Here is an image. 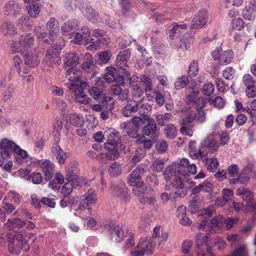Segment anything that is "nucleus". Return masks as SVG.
Instances as JSON below:
<instances>
[{"label":"nucleus","mask_w":256,"mask_h":256,"mask_svg":"<svg viewBox=\"0 0 256 256\" xmlns=\"http://www.w3.org/2000/svg\"><path fill=\"white\" fill-rule=\"evenodd\" d=\"M195 144V142L190 141L189 142L190 156L192 159H197L200 156L202 162L206 166V169L210 172H214L219 166L217 158L214 157L208 158L204 152H202L200 148H196Z\"/></svg>","instance_id":"f257e3e1"},{"label":"nucleus","mask_w":256,"mask_h":256,"mask_svg":"<svg viewBox=\"0 0 256 256\" xmlns=\"http://www.w3.org/2000/svg\"><path fill=\"white\" fill-rule=\"evenodd\" d=\"M105 134L107 136V142L104 144V148L109 150L106 154V157L109 160L118 158L119 152L117 147L120 141L119 133L113 130H108Z\"/></svg>","instance_id":"f03ea898"},{"label":"nucleus","mask_w":256,"mask_h":256,"mask_svg":"<svg viewBox=\"0 0 256 256\" xmlns=\"http://www.w3.org/2000/svg\"><path fill=\"white\" fill-rule=\"evenodd\" d=\"M0 148L2 150H6L9 151H13L16 156L14 157V161L18 164H22L24 160L29 158L32 160L24 150L22 149L14 142L8 138H4L0 140Z\"/></svg>","instance_id":"7ed1b4c3"},{"label":"nucleus","mask_w":256,"mask_h":256,"mask_svg":"<svg viewBox=\"0 0 256 256\" xmlns=\"http://www.w3.org/2000/svg\"><path fill=\"white\" fill-rule=\"evenodd\" d=\"M34 41V38L31 34H24L20 36L18 44L16 42L11 41L9 45L14 52H23L32 48Z\"/></svg>","instance_id":"20e7f679"},{"label":"nucleus","mask_w":256,"mask_h":256,"mask_svg":"<svg viewBox=\"0 0 256 256\" xmlns=\"http://www.w3.org/2000/svg\"><path fill=\"white\" fill-rule=\"evenodd\" d=\"M180 166L176 163H173L170 166L166 167L163 172L164 180L166 181L170 180L172 178L176 181L178 186L177 188L182 190L183 188L182 180H184V176L182 173H180Z\"/></svg>","instance_id":"39448f33"},{"label":"nucleus","mask_w":256,"mask_h":256,"mask_svg":"<svg viewBox=\"0 0 256 256\" xmlns=\"http://www.w3.org/2000/svg\"><path fill=\"white\" fill-rule=\"evenodd\" d=\"M144 124L142 118L140 116L132 118L131 122H124L120 124V128L125 130L128 136L132 138H138L140 128Z\"/></svg>","instance_id":"423d86ee"},{"label":"nucleus","mask_w":256,"mask_h":256,"mask_svg":"<svg viewBox=\"0 0 256 256\" xmlns=\"http://www.w3.org/2000/svg\"><path fill=\"white\" fill-rule=\"evenodd\" d=\"M196 253L198 256H214L212 248L207 244V234L198 233L196 236Z\"/></svg>","instance_id":"0eeeda50"},{"label":"nucleus","mask_w":256,"mask_h":256,"mask_svg":"<svg viewBox=\"0 0 256 256\" xmlns=\"http://www.w3.org/2000/svg\"><path fill=\"white\" fill-rule=\"evenodd\" d=\"M139 180L140 178L132 176V174H130L127 177L128 184L134 187L133 190L134 194L138 196L139 200L142 203L144 204L148 202V198L142 196L144 192V189L142 188L144 182L138 180Z\"/></svg>","instance_id":"6e6552de"},{"label":"nucleus","mask_w":256,"mask_h":256,"mask_svg":"<svg viewBox=\"0 0 256 256\" xmlns=\"http://www.w3.org/2000/svg\"><path fill=\"white\" fill-rule=\"evenodd\" d=\"M61 47L60 46H51L47 51L44 58V62L46 65L50 66L54 65H58L60 63V54Z\"/></svg>","instance_id":"1a4fd4ad"},{"label":"nucleus","mask_w":256,"mask_h":256,"mask_svg":"<svg viewBox=\"0 0 256 256\" xmlns=\"http://www.w3.org/2000/svg\"><path fill=\"white\" fill-rule=\"evenodd\" d=\"M66 76L68 77V80L70 82L69 86L74 84L78 86L77 89L80 92H84V90L86 89L88 86L87 82H82L80 80V78L78 72L72 68H70L66 70Z\"/></svg>","instance_id":"9d476101"},{"label":"nucleus","mask_w":256,"mask_h":256,"mask_svg":"<svg viewBox=\"0 0 256 256\" xmlns=\"http://www.w3.org/2000/svg\"><path fill=\"white\" fill-rule=\"evenodd\" d=\"M130 56V52L128 50H125L119 52L116 60V65L123 70L122 73L125 76H130L129 72L128 70V61Z\"/></svg>","instance_id":"9b49d317"},{"label":"nucleus","mask_w":256,"mask_h":256,"mask_svg":"<svg viewBox=\"0 0 256 256\" xmlns=\"http://www.w3.org/2000/svg\"><path fill=\"white\" fill-rule=\"evenodd\" d=\"M112 194L114 196L122 201L128 200L129 196L128 189L124 182L120 181V182H114L111 184Z\"/></svg>","instance_id":"f8f14e48"},{"label":"nucleus","mask_w":256,"mask_h":256,"mask_svg":"<svg viewBox=\"0 0 256 256\" xmlns=\"http://www.w3.org/2000/svg\"><path fill=\"white\" fill-rule=\"evenodd\" d=\"M90 30L86 26L82 27L78 32L73 34L72 41L78 44L87 45L90 37Z\"/></svg>","instance_id":"ddd939ff"},{"label":"nucleus","mask_w":256,"mask_h":256,"mask_svg":"<svg viewBox=\"0 0 256 256\" xmlns=\"http://www.w3.org/2000/svg\"><path fill=\"white\" fill-rule=\"evenodd\" d=\"M129 80V85L131 89L132 98L133 99L140 98L143 94V90L140 87L139 78L134 76L132 77L127 76Z\"/></svg>","instance_id":"4468645a"},{"label":"nucleus","mask_w":256,"mask_h":256,"mask_svg":"<svg viewBox=\"0 0 256 256\" xmlns=\"http://www.w3.org/2000/svg\"><path fill=\"white\" fill-rule=\"evenodd\" d=\"M208 20L207 11L204 10H199L192 20L190 28H201L206 24Z\"/></svg>","instance_id":"2eb2a0df"},{"label":"nucleus","mask_w":256,"mask_h":256,"mask_svg":"<svg viewBox=\"0 0 256 256\" xmlns=\"http://www.w3.org/2000/svg\"><path fill=\"white\" fill-rule=\"evenodd\" d=\"M20 10L21 7L18 2L10 0L5 4L4 12L8 16L16 17L20 14Z\"/></svg>","instance_id":"dca6fc26"},{"label":"nucleus","mask_w":256,"mask_h":256,"mask_svg":"<svg viewBox=\"0 0 256 256\" xmlns=\"http://www.w3.org/2000/svg\"><path fill=\"white\" fill-rule=\"evenodd\" d=\"M146 121L148 124L145 126L142 129L143 133L146 136H151L152 138H154L157 136L158 128L155 121L150 117H146L144 121Z\"/></svg>","instance_id":"f3484780"},{"label":"nucleus","mask_w":256,"mask_h":256,"mask_svg":"<svg viewBox=\"0 0 256 256\" xmlns=\"http://www.w3.org/2000/svg\"><path fill=\"white\" fill-rule=\"evenodd\" d=\"M39 165L45 176V178L50 180L52 178V172L54 170V164L48 160H41L39 162Z\"/></svg>","instance_id":"a211bd4d"},{"label":"nucleus","mask_w":256,"mask_h":256,"mask_svg":"<svg viewBox=\"0 0 256 256\" xmlns=\"http://www.w3.org/2000/svg\"><path fill=\"white\" fill-rule=\"evenodd\" d=\"M218 144L212 136L206 137L201 142V147L199 148L202 152L204 148H206L211 152H214L218 150Z\"/></svg>","instance_id":"6ab92c4d"},{"label":"nucleus","mask_w":256,"mask_h":256,"mask_svg":"<svg viewBox=\"0 0 256 256\" xmlns=\"http://www.w3.org/2000/svg\"><path fill=\"white\" fill-rule=\"evenodd\" d=\"M78 170L76 166L69 168L66 172L65 179L66 182H72L75 184H79L80 180L78 176Z\"/></svg>","instance_id":"aec40b11"},{"label":"nucleus","mask_w":256,"mask_h":256,"mask_svg":"<svg viewBox=\"0 0 256 256\" xmlns=\"http://www.w3.org/2000/svg\"><path fill=\"white\" fill-rule=\"evenodd\" d=\"M69 89L72 90L75 95L74 100L76 102L82 104H86L89 103L90 100V98H88L84 92H80L78 90V86L74 84L69 86Z\"/></svg>","instance_id":"412c9836"},{"label":"nucleus","mask_w":256,"mask_h":256,"mask_svg":"<svg viewBox=\"0 0 256 256\" xmlns=\"http://www.w3.org/2000/svg\"><path fill=\"white\" fill-rule=\"evenodd\" d=\"M80 11L84 16L92 22H95L98 19V12L90 6L86 4H83L80 8Z\"/></svg>","instance_id":"4be33fe9"},{"label":"nucleus","mask_w":256,"mask_h":256,"mask_svg":"<svg viewBox=\"0 0 256 256\" xmlns=\"http://www.w3.org/2000/svg\"><path fill=\"white\" fill-rule=\"evenodd\" d=\"M143 100L144 98H142L138 101L134 100V105L130 104L124 106L122 110V112L123 116L129 117L132 116L133 112H138L141 102H143Z\"/></svg>","instance_id":"5701e85b"},{"label":"nucleus","mask_w":256,"mask_h":256,"mask_svg":"<svg viewBox=\"0 0 256 256\" xmlns=\"http://www.w3.org/2000/svg\"><path fill=\"white\" fill-rule=\"evenodd\" d=\"M0 31L4 36H12L17 33L16 28L10 21L2 23L0 28Z\"/></svg>","instance_id":"b1692460"},{"label":"nucleus","mask_w":256,"mask_h":256,"mask_svg":"<svg viewBox=\"0 0 256 256\" xmlns=\"http://www.w3.org/2000/svg\"><path fill=\"white\" fill-rule=\"evenodd\" d=\"M82 200H85V204H86L88 209L90 210V207L92 205L96 204L98 201V196L96 190L93 189H90L86 193L82 196Z\"/></svg>","instance_id":"393cba45"},{"label":"nucleus","mask_w":256,"mask_h":256,"mask_svg":"<svg viewBox=\"0 0 256 256\" xmlns=\"http://www.w3.org/2000/svg\"><path fill=\"white\" fill-rule=\"evenodd\" d=\"M102 104L106 106V110H103L100 113L101 118L104 120L108 118V112L114 108V101L112 97H105Z\"/></svg>","instance_id":"a878e982"},{"label":"nucleus","mask_w":256,"mask_h":256,"mask_svg":"<svg viewBox=\"0 0 256 256\" xmlns=\"http://www.w3.org/2000/svg\"><path fill=\"white\" fill-rule=\"evenodd\" d=\"M237 195L241 196L242 198L246 201L248 206L250 205V201L254 197V194L248 188L241 186L237 190Z\"/></svg>","instance_id":"bb28decb"},{"label":"nucleus","mask_w":256,"mask_h":256,"mask_svg":"<svg viewBox=\"0 0 256 256\" xmlns=\"http://www.w3.org/2000/svg\"><path fill=\"white\" fill-rule=\"evenodd\" d=\"M52 152L56 154V158L58 163L62 165L64 164L67 158L66 154L64 152L60 146L56 144L52 148Z\"/></svg>","instance_id":"cd10ccee"},{"label":"nucleus","mask_w":256,"mask_h":256,"mask_svg":"<svg viewBox=\"0 0 256 256\" xmlns=\"http://www.w3.org/2000/svg\"><path fill=\"white\" fill-rule=\"evenodd\" d=\"M16 26L20 29L28 30L32 27V21L28 16H22L18 20Z\"/></svg>","instance_id":"c85d7f7f"},{"label":"nucleus","mask_w":256,"mask_h":256,"mask_svg":"<svg viewBox=\"0 0 256 256\" xmlns=\"http://www.w3.org/2000/svg\"><path fill=\"white\" fill-rule=\"evenodd\" d=\"M79 62V56H78L74 52L68 54L64 60V64L66 66H71V68H73L76 66Z\"/></svg>","instance_id":"c756f323"},{"label":"nucleus","mask_w":256,"mask_h":256,"mask_svg":"<svg viewBox=\"0 0 256 256\" xmlns=\"http://www.w3.org/2000/svg\"><path fill=\"white\" fill-rule=\"evenodd\" d=\"M84 62L82 64V68L88 73L92 71L94 64L93 59L90 53H86L83 56Z\"/></svg>","instance_id":"7c9ffc66"},{"label":"nucleus","mask_w":256,"mask_h":256,"mask_svg":"<svg viewBox=\"0 0 256 256\" xmlns=\"http://www.w3.org/2000/svg\"><path fill=\"white\" fill-rule=\"evenodd\" d=\"M110 236L112 240L119 242L126 235L121 228L116 226L112 229L110 232Z\"/></svg>","instance_id":"2f4dec72"},{"label":"nucleus","mask_w":256,"mask_h":256,"mask_svg":"<svg viewBox=\"0 0 256 256\" xmlns=\"http://www.w3.org/2000/svg\"><path fill=\"white\" fill-rule=\"evenodd\" d=\"M188 28L186 24H174L173 28L170 31V38L172 40L178 38L180 36L182 32L180 30H185Z\"/></svg>","instance_id":"473e14b6"},{"label":"nucleus","mask_w":256,"mask_h":256,"mask_svg":"<svg viewBox=\"0 0 256 256\" xmlns=\"http://www.w3.org/2000/svg\"><path fill=\"white\" fill-rule=\"evenodd\" d=\"M178 190L174 193H170L168 194L167 192H164L161 195V198L164 202H168V200H170L172 198H175L177 197H182L186 194V190L183 188L180 190V188H178Z\"/></svg>","instance_id":"72a5a7b5"},{"label":"nucleus","mask_w":256,"mask_h":256,"mask_svg":"<svg viewBox=\"0 0 256 256\" xmlns=\"http://www.w3.org/2000/svg\"><path fill=\"white\" fill-rule=\"evenodd\" d=\"M46 27L51 36L56 34L59 32L58 21L54 18H50L46 24Z\"/></svg>","instance_id":"f704fd0d"},{"label":"nucleus","mask_w":256,"mask_h":256,"mask_svg":"<svg viewBox=\"0 0 256 256\" xmlns=\"http://www.w3.org/2000/svg\"><path fill=\"white\" fill-rule=\"evenodd\" d=\"M234 56L233 52L231 50H227L222 52L220 60L218 62L221 66L228 64L232 61Z\"/></svg>","instance_id":"c9c22d12"},{"label":"nucleus","mask_w":256,"mask_h":256,"mask_svg":"<svg viewBox=\"0 0 256 256\" xmlns=\"http://www.w3.org/2000/svg\"><path fill=\"white\" fill-rule=\"evenodd\" d=\"M138 248L146 254H152L153 252L152 244L146 240H140L138 244Z\"/></svg>","instance_id":"e433bc0d"},{"label":"nucleus","mask_w":256,"mask_h":256,"mask_svg":"<svg viewBox=\"0 0 256 256\" xmlns=\"http://www.w3.org/2000/svg\"><path fill=\"white\" fill-rule=\"evenodd\" d=\"M108 43V40L106 38H98L96 40H94L92 38H89V42L88 44H90L88 48L89 50H98L100 47V44H107Z\"/></svg>","instance_id":"4c0bfd02"},{"label":"nucleus","mask_w":256,"mask_h":256,"mask_svg":"<svg viewBox=\"0 0 256 256\" xmlns=\"http://www.w3.org/2000/svg\"><path fill=\"white\" fill-rule=\"evenodd\" d=\"M106 72L104 75L106 80L110 83L116 80L118 75L117 70L114 67H107Z\"/></svg>","instance_id":"58836bf2"},{"label":"nucleus","mask_w":256,"mask_h":256,"mask_svg":"<svg viewBox=\"0 0 256 256\" xmlns=\"http://www.w3.org/2000/svg\"><path fill=\"white\" fill-rule=\"evenodd\" d=\"M24 64L29 68H34L36 66L39 61L37 56L32 54H26L24 56Z\"/></svg>","instance_id":"ea45409f"},{"label":"nucleus","mask_w":256,"mask_h":256,"mask_svg":"<svg viewBox=\"0 0 256 256\" xmlns=\"http://www.w3.org/2000/svg\"><path fill=\"white\" fill-rule=\"evenodd\" d=\"M108 171L110 176L116 177L122 173V168L119 162H114L110 165Z\"/></svg>","instance_id":"a19ab883"},{"label":"nucleus","mask_w":256,"mask_h":256,"mask_svg":"<svg viewBox=\"0 0 256 256\" xmlns=\"http://www.w3.org/2000/svg\"><path fill=\"white\" fill-rule=\"evenodd\" d=\"M6 224L9 227H11L12 228H21L26 224V222L22 220L20 218H16L12 220H8Z\"/></svg>","instance_id":"79ce46f5"},{"label":"nucleus","mask_w":256,"mask_h":256,"mask_svg":"<svg viewBox=\"0 0 256 256\" xmlns=\"http://www.w3.org/2000/svg\"><path fill=\"white\" fill-rule=\"evenodd\" d=\"M199 72L198 62L196 60L192 61L188 66V74L190 78L195 77Z\"/></svg>","instance_id":"37998d69"},{"label":"nucleus","mask_w":256,"mask_h":256,"mask_svg":"<svg viewBox=\"0 0 256 256\" xmlns=\"http://www.w3.org/2000/svg\"><path fill=\"white\" fill-rule=\"evenodd\" d=\"M208 100L210 105L218 108H222L225 104V100L218 96L214 98H209Z\"/></svg>","instance_id":"c03bdc74"},{"label":"nucleus","mask_w":256,"mask_h":256,"mask_svg":"<svg viewBox=\"0 0 256 256\" xmlns=\"http://www.w3.org/2000/svg\"><path fill=\"white\" fill-rule=\"evenodd\" d=\"M70 123L76 126H81L83 125L84 118L80 114H74L70 116Z\"/></svg>","instance_id":"a18cd8bd"},{"label":"nucleus","mask_w":256,"mask_h":256,"mask_svg":"<svg viewBox=\"0 0 256 256\" xmlns=\"http://www.w3.org/2000/svg\"><path fill=\"white\" fill-rule=\"evenodd\" d=\"M142 102L139 106L138 110H140L139 113L140 116V118H142L143 121L144 122V120H146V117H148L147 116L146 112L151 110V106L148 103L142 104Z\"/></svg>","instance_id":"49530a36"},{"label":"nucleus","mask_w":256,"mask_h":256,"mask_svg":"<svg viewBox=\"0 0 256 256\" xmlns=\"http://www.w3.org/2000/svg\"><path fill=\"white\" fill-rule=\"evenodd\" d=\"M164 132L167 138L172 139L176 136V129L173 124H168L164 128Z\"/></svg>","instance_id":"de8ad7c7"},{"label":"nucleus","mask_w":256,"mask_h":256,"mask_svg":"<svg viewBox=\"0 0 256 256\" xmlns=\"http://www.w3.org/2000/svg\"><path fill=\"white\" fill-rule=\"evenodd\" d=\"M188 78L186 76L179 77L174 83V86L176 90H180L188 84Z\"/></svg>","instance_id":"09e8293b"},{"label":"nucleus","mask_w":256,"mask_h":256,"mask_svg":"<svg viewBox=\"0 0 256 256\" xmlns=\"http://www.w3.org/2000/svg\"><path fill=\"white\" fill-rule=\"evenodd\" d=\"M90 96L95 100H100L101 98L104 99L106 96H104V94L101 90L98 88L96 87H92L91 89L89 90ZM104 100H102V101Z\"/></svg>","instance_id":"8fccbe9b"},{"label":"nucleus","mask_w":256,"mask_h":256,"mask_svg":"<svg viewBox=\"0 0 256 256\" xmlns=\"http://www.w3.org/2000/svg\"><path fill=\"white\" fill-rule=\"evenodd\" d=\"M78 185L72 184L70 182H66L62 188V192L64 194V196H68L69 194L72 192L73 188Z\"/></svg>","instance_id":"3c124183"},{"label":"nucleus","mask_w":256,"mask_h":256,"mask_svg":"<svg viewBox=\"0 0 256 256\" xmlns=\"http://www.w3.org/2000/svg\"><path fill=\"white\" fill-rule=\"evenodd\" d=\"M140 80L144 86H145V92L151 91L152 88V80L146 75H142Z\"/></svg>","instance_id":"603ef678"},{"label":"nucleus","mask_w":256,"mask_h":256,"mask_svg":"<svg viewBox=\"0 0 256 256\" xmlns=\"http://www.w3.org/2000/svg\"><path fill=\"white\" fill-rule=\"evenodd\" d=\"M192 40V38L190 36H183L180 40V44L178 46L184 50H186L188 48H189Z\"/></svg>","instance_id":"864d4df0"},{"label":"nucleus","mask_w":256,"mask_h":256,"mask_svg":"<svg viewBox=\"0 0 256 256\" xmlns=\"http://www.w3.org/2000/svg\"><path fill=\"white\" fill-rule=\"evenodd\" d=\"M136 143L138 144H143L144 148L150 149L152 146L153 142L151 140H146L143 135H139L136 140Z\"/></svg>","instance_id":"5fc2aeb1"},{"label":"nucleus","mask_w":256,"mask_h":256,"mask_svg":"<svg viewBox=\"0 0 256 256\" xmlns=\"http://www.w3.org/2000/svg\"><path fill=\"white\" fill-rule=\"evenodd\" d=\"M98 55L99 60L102 64H106L108 63L111 56L110 52V50L101 52L98 54Z\"/></svg>","instance_id":"6e6d98bb"},{"label":"nucleus","mask_w":256,"mask_h":256,"mask_svg":"<svg viewBox=\"0 0 256 256\" xmlns=\"http://www.w3.org/2000/svg\"><path fill=\"white\" fill-rule=\"evenodd\" d=\"M78 22L76 20L73 22H65L64 26L62 27L61 30L63 33V34H65L66 33L70 32L74 28V26L77 25Z\"/></svg>","instance_id":"4d7b16f0"},{"label":"nucleus","mask_w":256,"mask_h":256,"mask_svg":"<svg viewBox=\"0 0 256 256\" xmlns=\"http://www.w3.org/2000/svg\"><path fill=\"white\" fill-rule=\"evenodd\" d=\"M202 90L204 94L210 96L214 92V86L212 83L207 82L202 86Z\"/></svg>","instance_id":"13d9d810"},{"label":"nucleus","mask_w":256,"mask_h":256,"mask_svg":"<svg viewBox=\"0 0 256 256\" xmlns=\"http://www.w3.org/2000/svg\"><path fill=\"white\" fill-rule=\"evenodd\" d=\"M216 84L219 92H224L228 90V84L224 82L222 78H216Z\"/></svg>","instance_id":"bf43d9fd"},{"label":"nucleus","mask_w":256,"mask_h":256,"mask_svg":"<svg viewBox=\"0 0 256 256\" xmlns=\"http://www.w3.org/2000/svg\"><path fill=\"white\" fill-rule=\"evenodd\" d=\"M87 126L88 128L93 129L98 124V121L95 116L92 114L86 116Z\"/></svg>","instance_id":"052dcab7"},{"label":"nucleus","mask_w":256,"mask_h":256,"mask_svg":"<svg viewBox=\"0 0 256 256\" xmlns=\"http://www.w3.org/2000/svg\"><path fill=\"white\" fill-rule=\"evenodd\" d=\"M150 222V220L148 216L143 217L141 218L138 226L140 228L144 230V231H147L148 230Z\"/></svg>","instance_id":"680f3d73"},{"label":"nucleus","mask_w":256,"mask_h":256,"mask_svg":"<svg viewBox=\"0 0 256 256\" xmlns=\"http://www.w3.org/2000/svg\"><path fill=\"white\" fill-rule=\"evenodd\" d=\"M244 22L240 18L234 19L231 23L232 28L238 30H242L244 28Z\"/></svg>","instance_id":"e2e57ef3"},{"label":"nucleus","mask_w":256,"mask_h":256,"mask_svg":"<svg viewBox=\"0 0 256 256\" xmlns=\"http://www.w3.org/2000/svg\"><path fill=\"white\" fill-rule=\"evenodd\" d=\"M252 10L250 8H248L247 7H245L242 10L243 17L248 20H254L255 16L252 12Z\"/></svg>","instance_id":"0e129e2a"},{"label":"nucleus","mask_w":256,"mask_h":256,"mask_svg":"<svg viewBox=\"0 0 256 256\" xmlns=\"http://www.w3.org/2000/svg\"><path fill=\"white\" fill-rule=\"evenodd\" d=\"M144 173V166L143 164L138 165L136 169H134L131 174L132 176L137 178H140L142 176Z\"/></svg>","instance_id":"69168bd1"},{"label":"nucleus","mask_w":256,"mask_h":256,"mask_svg":"<svg viewBox=\"0 0 256 256\" xmlns=\"http://www.w3.org/2000/svg\"><path fill=\"white\" fill-rule=\"evenodd\" d=\"M244 84L247 87L254 85L255 82L250 74H245L242 78Z\"/></svg>","instance_id":"338daca9"},{"label":"nucleus","mask_w":256,"mask_h":256,"mask_svg":"<svg viewBox=\"0 0 256 256\" xmlns=\"http://www.w3.org/2000/svg\"><path fill=\"white\" fill-rule=\"evenodd\" d=\"M196 120L195 112H191L187 116L183 118L181 121L182 125H187L188 124L193 122Z\"/></svg>","instance_id":"774afa93"}]
</instances>
